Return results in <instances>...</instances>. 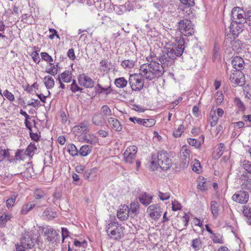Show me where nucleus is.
Returning <instances> with one entry per match:
<instances>
[{
	"mask_svg": "<svg viewBox=\"0 0 251 251\" xmlns=\"http://www.w3.org/2000/svg\"><path fill=\"white\" fill-rule=\"evenodd\" d=\"M72 78V73L69 71L66 70L59 75L58 79H60L65 83H69L71 81Z\"/></svg>",
	"mask_w": 251,
	"mask_h": 251,
	"instance_id": "23",
	"label": "nucleus"
},
{
	"mask_svg": "<svg viewBox=\"0 0 251 251\" xmlns=\"http://www.w3.org/2000/svg\"><path fill=\"white\" fill-rule=\"evenodd\" d=\"M44 233L47 236V240L49 242H55L60 237L58 232L51 227L46 228Z\"/></svg>",
	"mask_w": 251,
	"mask_h": 251,
	"instance_id": "14",
	"label": "nucleus"
},
{
	"mask_svg": "<svg viewBox=\"0 0 251 251\" xmlns=\"http://www.w3.org/2000/svg\"><path fill=\"white\" fill-rule=\"evenodd\" d=\"M244 24L232 21L229 26V32L233 35L234 38L237 37L243 30Z\"/></svg>",
	"mask_w": 251,
	"mask_h": 251,
	"instance_id": "13",
	"label": "nucleus"
},
{
	"mask_svg": "<svg viewBox=\"0 0 251 251\" xmlns=\"http://www.w3.org/2000/svg\"><path fill=\"white\" fill-rule=\"evenodd\" d=\"M139 73L143 77L148 80H151L162 75L164 73L163 66L155 61H151L141 65L140 67Z\"/></svg>",
	"mask_w": 251,
	"mask_h": 251,
	"instance_id": "2",
	"label": "nucleus"
},
{
	"mask_svg": "<svg viewBox=\"0 0 251 251\" xmlns=\"http://www.w3.org/2000/svg\"><path fill=\"white\" fill-rule=\"evenodd\" d=\"M211 239L215 243H224L222 236L219 234H215L213 233L212 234Z\"/></svg>",
	"mask_w": 251,
	"mask_h": 251,
	"instance_id": "43",
	"label": "nucleus"
},
{
	"mask_svg": "<svg viewBox=\"0 0 251 251\" xmlns=\"http://www.w3.org/2000/svg\"><path fill=\"white\" fill-rule=\"evenodd\" d=\"M37 148L34 144L30 143L27 147L26 152L27 154L30 155L32 153L34 152L35 150H36Z\"/></svg>",
	"mask_w": 251,
	"mask_h": 251,
	"instance_id": "56",
	"label": "nucleus"
},
{
	"mask_svg": "<svg viewBox=\"0 0 251 251\" xmlns=\"http://www.w3.org/2000/svg\"><path fill=\"white\" fill-rule=\"evenodd\" d=\"M172 164V160L169 158L168 153L161 151L152 155L150 169L154 171L159 167L162 170H167L171 167Z\"/></svg>",
	"mask_w": 251,
	"mask_h": 251,
	"instance_id": "3",
	"label": "nucleus"
},
{
	"mask_svg": "<svg viewBox=\"0 0 251 251\" xmlns=\"http://www.w3.org/2000/svg\"><path fill=\"white\" fill-rule=\"evenodd\" d=\"M50 68L46 70V72L51 75H55L57 74V69L56 68L55 66L52 63H50Z\"/></svg>",
	"mask_w": 251,
	"mask_h": 251,
	"instance_id": "48",
	"label": "nucleus"
},
{
	"mask_svg": "<svg viewBox=\"0 0 251 251\" xmlns=\"http://www.w3.org/2000/svg\"><path fill=\"white\" fill-rule=\"evenodd\" d=\"M11 216L8 213H4L0 217V226L3 227L5 226L7 222L10 220Z\"/></svg>",
	"mask_w": 251,
	"mask_h": 251,
	"instance_id": "30",
	"label": "nucleus"
},
{
	"mask_svg": "<svg viewBox=\"0 0 251 251\" xmlns=\"http://www.w3.org/2000/svg\"><path fill=\"white\" fill-rule=\"evenodd\" d=\"M79 141L86 142L92 146H95L99 142L97 136L94 133H86L85 135H81L77 137Z\"/></svg>",
	"mask_w": 251,
	"mask_h": 251,
	"instance_id": "10",
	"label": "nucleus"
},
{
	"mask_svg": "<svg viewBox=\"0 0 251 251\" xmlns=\"http://www.w3.org/2000/svg\"><path fill=\"white\" fill-rule=\"evenodd\" d=\"M41 56L43 60L50 63H51L53 61L51 56L46 52H42L41 53Z\"/></svg>",
	"mask_w": 251,
	"mask_h": 251,
	"instance_id": "46",
	"label": "nucleus"
},
{
	"mask_svg": "<svg viewBox=\"0 0 251 251\" xmlns=\"http://www.w3.org/2000/svg\"><path fill=\"white\" fill-rule=\"evenodd\" d=\"M231 64L234 69L237 71H239L243 68L244 61L241 57L236 56L233 58L231 61Z\"/></svg>",
	"mask_w": 251,
	"mask_h": 251,
	"instance_id": "19",
	"label": "nucleus"
},
{
	"mask_svg": "<svg viewBox=\"0 0 251 251\" xmlns=\"http://www.w3.org/2000/svg\"><path fill=\"white\" fill-rule=\"evenodd\" d=\"M16 198V197L15 195H12L6 201V206L8 208L12 207L14 205Z\"/></svg>",
	"mask_w": 251,
	"mask_h": 251,
	"instance_id": "52",
	"label": "nucleus"
},
{
	"mask_svg": "<svg viewBox=\"0 0 251 251\" xmlns=\"http://www.w3.org/2000/svg\"><path fill=\"white\" fill-rule=\"evenodd\" d=\"M234 103L235 105L241 111H244L246 109L244 103L238 98H235L234 99Z\"/></svg>",
	"mask_w": 251,
	"mask_h": 251,
	"instance_id": "41",
	"label": "nucleus"
},
{
	"mask_svg": "<svg viewBox=\"0 0 251 251\" xmlns=\"http://www.w3.org/2000/svg\"><path fill=\"white\" fill-rule=\"evenodd\" d=\"M131 215H137L139 213L140 205L137 201L131 202L130 204L129 211Z\"/></svg>",
	"mask_w": 251,
	"mask_h": 251,
	"instance_id": "27",
	"label": "nucleus"
},
{
	"mask_svg": "<svg viewBox=\"0 0 251 251\" xmlns=\"http://www.w3.org/2000/svg\"><path fill=\"white\" fill-rule=\"evenodd\" d=\"M147 212L151 218L156 220L161 217L162 211L159 204H154L148 207Z\"/></svg>",
	"mask_w": 251,
	"mask_h": 251,
	"instance_id": "8",
	"label": "nucleus"
},
{
	"mask_svg": "<svg viewBox=\"0 0 251 251\" xmlns=\"http://www.w3.org/2000/svg\"><path fill=\"white\" fill-rule=\"evenodd\" d=\"M214 97L215 99V102L216 104L218 105H220L224 100V96L222 91H217L215 94Z\"/></svg>",
	"mask_w": 251,
	"mask_h": 251,
	"instance_id": "34",
	"label": "nucleus"
},
{
	"mask_svg": "<svg viewBox=\"0 0 251 251\" xmlns=\"http://www.w3.org/2000/svg\"><path fill=\"white\" fill-rule=\"evenodd\" d=\"M75 136L85 135L89 131V124L88 121H85L75 125L73 128Z\"/></svg>",
	"mask_w": 251,
	"mask_h": 251,
	"instance_id": "9",
	"label": "nucleus"
},
{
	"mask_svg": "<svg viewBox=\"0 0 251 251\" xmlns=\"http://www.w3.org/2000/svg\"><path fill=\"white\" fill-rule=\"evenodd\" d=\"M142 78H143V76L140 73L134 74L129 76L128 81L132 90L139 91L143 88L144 82Z\"/></svg>",
	"mask_w": 251,
	"mask_h": 251,
	"instance_id": "6",
	"label": "nucleus"
},
{
	"mask_svg": "<svg viewBox=\"0 0 251 251\" xmlns=\"http://www.w3.org/2000/svg\"><path fill=\"white\" fill-rule=\"evenodd\" d=\"M31 56H32V58L33 61L35 63H39V62L40 61V59L39 57V54L37 51H34L32 52L31 53Z\"/></svg>",
	"mask_w": 251,
	"mask_h": 251,
	"instance_id": "61",
	"label": "nucleus"
},
{
	"mask_svg": "<svg viewBox=\"0 0 251 251\" xmlns=\"http://www.w3.org/2000/svg\"><path fill=\"white\" fill-rule=\"evenodd\" d=\"M74 245L76 247L85 248L87 246V242L83 240L82 242H80L76 240H74Z\"/></svg>",
	"mask_w": 251,
	"mask_h": 251,
	"instance_id": "59",
	"label": "nucleus"
},
{
	"mask_svg": "<svg viewBox=\"0 0 251 251\" xmlns=\"http://www.w3.org/2000/svg\"><path fill=\"white\" fill-rule=\"evenodd\" d=\"M243 214L246 218H251V207L244 206L243 210Z\"/></svg>",
	"mask_w": 251,
	"mask_h": 251,
	"instance_id": "55",
	"label": "nucleus"
},
{
	"mask_svg": "<svg viewBox=\"0 0 251 251\" xmlns=\"http://www.w3.org/2000/svg\"><path fill=\"white\" fill-rule=\"evenodd\" d=\"M10 154L7 150H0V161L3 160L6 158H9Z\"/></svg>",
	"mask_w": 251,
	"mask_h": 251,
	"instance_id": "51",
	"label": "nucleus"
},
{
	"mask_svg": "<svg viewBox=\"0 0 251 251\" xmlns=\"http://www.w3.org/2000/svg\"><path fill=\"white\" fill-rule=\"evenodd\" d=\"M124 156L125 162L129 164L133 163L136 158V154L132 153L131 154L129 153L126 154V152H124Z\"/></svg>",
	"mask_w": 251,
	"mask_h": 251,
	"instance_id": "33",
	"label": "nucleus"
},
{
	"mask_svg": "<svg viewBox=\"0 0 251 251\" xmlns=\"http://www.w3.org/2000/svg\"><path fill=\"white\" fill-rule=\"evenodd\" d=\"M114 83L118 88H123L126 86L127 81L124 77H121L116 78L115 80Z\"/></svg>",
	"mask_w": 251,
	"mask_h": 251,
	"instance_id": "28",
	"label": "nucleus"
},
{
	"mask_svg": "<svg viewBox=\"0 0 251 251\" xmlns=\"http://www.w3.org/2000/svg\"><path fill=\"white\" fill-rule=\"evenodd\" d=\"M190 151L188 147L186 146L182 147L180 151V156L182 163L183 164V167L185 168L187 166L189 159H190Z\"/></svg>",
	"mask_w": 251,
	"mask_h": 251,
	"instance_id": "17",
	"label": "nucleus"
},
{
	"mask_svg": "<svg viewBox=\"0 0 251 251\" xmlns=\"http://www.w3.org/2000/svg\"><path fill=\"white\" fill-rule=\"evenodd\" d=\"M225 149V145L224 143H220L218 145V148L216 151V157L219 158L223 153Z\"/></svg>",
	"mask_w": 251,
	"mask_h": 251,
	"instance_id": "50",
	"label": "nucleus"
},
{
	"mask_svg": "<svg viewBox=\"0 0 251 251\" xmlns=\"http://www.w3.org/2000/svg\"><path fill=\"white\" fill-rule=\"evenodd\" d=\"M71 89L73 92L75 93L78 91H81L82 89H81L76 83L75 80H73V83L71 85Z\"/></svg>",
	"mask_w": 251,
	"mask_h": 251,
	"instance_id": "60",
	"label": "nucleus"
},
{
	"mask_svg": "<svg viewBox=\"0 0 251 251\" xmlns=\"http://www.w3.org/2000/svg\"><path fill=\"white\" fill-rule=\"evenodd\" d=\"M187 142L189 145L194 146L195 148L198 149L200 148L201 146V143L197 141L195 139L193 138H188Z\"/></svg>",
	"mask_w": 251,
	"mask_h": 251,
	"instance_id": "42",
	"label": "nucleus"
},
{
	"mask_svg": "<svg viewBox=\"0 0 251 251\" xmlns=\"http://www.w3.org/2000/svg\"><path fill=\"white\" fill-rule=\"evenodd\" d=\"M3 95L10 101H13L15 100L14 96L7 90L3 92Z\"/></svg>",
	"mask_w": 251,
	"mask_h": 251,
	"instance_id": "54",
	"label": "nucleus"
},
{
	"mask_svg": "<svg viewBox=\"0 0 251 251\" xmlns=\"http://www.w3.org/2000/svg\"><path fill=\"white\" fill-rule=\"evenodd\" d=\"M67 150L69 153L73 156H75L78 154V151L76 147L74 144H69L67 146Z\"/></svg>",
	"mask_w": 251,
	"mask_h": 251,
	"instance_id": "37",
	"label": "nucleus"
},
{
	"mask_svg": "<svg viewBox=\"0 0 251 251\" xmlns=\"http://www.w3.org/2000/svg\"><path fill=\"white\" fill-rule=\"evenodd\" d=\"M172 208V210L175 211L180 210L181 208V204L176 201H173Z\"/></svg>",
	"mask_w": 251,
	"mask_h": 251,
	"instance_id": "63",
	"label": "nucleus"
},
{
	"mask_svg": "<svg viewBox=\"0 0 251 251\" xmlns=\"http://www.w3.org/2000/svg\"><path fill=\"white\" fill-rule=\"evenodd\" d=\"M137 151V147H136L135 146H130L126 149L125 152H126V154L128 153L131 154L132 153L133 154H136Z\"/></svg>",
	"mask_w": 251,
	"mask_h": 251,
	"instance_id": "57",
	"label": "nucleus"
},
{
	"mask_svg": "<svg viewBox=\"0 0 251 251\" xmlns=\"http://www.w3.org/2000/svg\"><path fill=\"white\" fill-rule=\"evenodd\" d=\"M125 228L116 220L109 221L106 225V231L108 236L112 239L118 240L124 236Z\"/></svg>",
	"mask_w": 251,
	"mask_h": 251,
	"instance_id": "4",
	"label": "nucleus"
},
{
	"mask_svg": "<svg viewBox=\"0 0 251 251\" xmlns=\"http://www.w3.org/2000/svg\"><path fill=\"white\" fill-rule=\"evenodd\" d=\"M245 23H247L248 25L251 26V11H248L246 12Z\"/></svg>",
	"mask_w": 251,
	"mask_h": 251,
	"instance_id": "64",
	"label": "nucleus"
},
{
	"mask_svg": "<svg viewBox=\"0 0 251 251\" xmlns=\"http://www.w3.org/2000/svg\"><path fill=\"white\" fill-rule=\"evenodd\" d=\"M34 204H26L22 207L21 212L22 214H26L27 212L35 207Z\"/></svg>",
	"mask_w": 251,
	"mask_h": 251,
	"instance_id": "38",
	"label": "nucleus"
},
{
	"mask_svg": "<svg viewBox=\"0 0 251 251\" xmlns=\"http://www.w3.org/2000/svg\"><path fill=\"white\" fill-rule=\"evenodd\" d=\"M246 12L239 7H234L231 11V19L233 22L245 23Z\"/></svg>",
	"mask_w": 251,
	"mask_h": 251,
	"instance_id": "7",
	"label": "nucleus"
},
{
	"mask_svg": "<svg viewBox=\"0 0 251 251\" xmlns=\"http://www.w3.org/2000/svg\"><path fill=\"white\" fill-rule=\"evenodd\" d=\"M240 75H243L242 73L237 71H233V72L231 74L229 80L230 81L235 84L239 85L241 83L240 79L238 77Z\"/></svg>",
	"mask_w": 251,
	"mask_h": 251,
	"instance_id": "24",
	"label": "nucleus"
},
{
	"mask_svg": "<svg viewBox=\"0 0 251 251\" xmlns=\"http://www.w3.org/2000/svg\"><path fill=\"white\" fill-rule=\"evenodd\" d=\"M78 82L80 85L87 88H92L94 86L93 79L85 74H81L79 76Z\"/></svg>",
	"mask_w": 251,
	"mask_h": 251,
	"instance_id": "16",
	"label": "nucleus"
},
{
	"mask_svg": "<svg viewBox=\"0 0 251 251\" xmlns=\"http://www.w3.org/2000/svg\"><path fill=\"white\" fill-rule=\"evenodd\" d=\"M243 167L248 173L251 174V162L247 160H244L243 162Z\"/></svg>",
	"mask_w": 251,
	"mask_h": 251,
	"instance_id": "53",
	"label": "nucleus"
},
{
	"mask_svg": "<svg viewBox=\"0 0 251 251\" xmlns=\"http://www.w3.org/2000/svg\"><path fill=\"white\" fill-rule=\"evenodd\" d=\"M101 112L104 116H110L112 115V111L110 108L106 105H103L101 108Z\"/></svg>",
	"mask_w": 251,
	"mask_h": 251,
	"instance_id": "40",
	"label": "nucleus"
},
{
	"mask_svg": "<svg viewBox=\"0 0 251 251\" xmlns=\"http://www.w3.org/2000/svg\"><path fill=\"white\" fill-rule=\"evenodd\" d=\"M44 83L47 89L52 88L54 85V81L53 77L50 75L46 76L44 78Z\"/></svg>",
	"mask_w": 251,
	"mask_h": 251,
	"instance_id": "25",
	"label": "nucleus"
},
{
	"mask_svg": "<svg viewBox=\"0 0 251 251\" xmlns=\"http://www.w3.org/2000/svg\"><path fill=\"white\" fill-rule=\"evenodd\" d=\"M56 216V213L52 211L50 208L46 209L43 213V217L47 220H52Z\"/></svg>",
	"mask_w": 251,
	"mask_h": 251,
	"instance_id": "26",
	"label": "nucleus"
},
{
	"mask_svg": "<svg viewBox=\"0 0 251 251\" xmlns=\"http://www.w3.org/2000/svg\"><path fill=\"white\" fill-rule=\"evenodd\" d=\"M93 123L97 126H102L104 125L105 120L104 116L99 113H95L92 118Z\"/></svg>",
	"mask_w": 251,
	"mask_h": 251,
	"instance_id": "20",
	"label": "nucleus"
},
{
	"mask_svg": "<svg viewBox=\"0 0 251 251\" xmlns=\"http://www.w3.org/2000/svg\"><path fill=\"white\" fill-rule=\"evenodd\" d=\"M175 41L176 44H168L159 56V60L164 70L166 67L171 66L177 57L182 55L184 50V40L182 37H177Z\"/></svg>",
	"mask_w": 251,
	"mask_h": 251,
	"instance_id": "1",
	"label": "nucleus"
},
{
	"mask_svg": "<svg viewBox=\"0 0 251 251\" xmlns=\"http://www.w3.org/2000/svg\"><path fill=\"white\" fill-rule=\"evenodd\" d=\"M211 210L213 216L216 218L219 215V207L216 201H211Z\"/></svg>",
	"mask_w": 251,
	"mask_h": 251,
	"instance_id": "31",
	"label": "nucleus"
},
{
	"mask_svg": "<svg viewBox=\"0 0 251 251\" xmlns=\"http://www.w3.org/2000/svg\"><path fill=\"white\" fill-rule=\"evenodd\" d=\"M129 120L134 124H137L138 125H142L143 119L133 117H130L129 118Z\"/></svg>",
	"mask_w": 251,
	"mask_h": 251,
	"instance_id": "62",
	"label": "nucleus"
},
{
	"mask_svg": "<svg viewBox=\"0 0 251 251\" xmlns=\"http://www.w3.org/2000/svg\"><path fill=\"white\" fill-rule=\"evenodd\" d=\"M107 122L113 130L117 132L122 130V125L117 119L110 117L107 119Z\"/></svg>",
	"mask_w": 251,
	"mask_h": 251,
	"instance_id": "18",
	"label": "nucleus"
},
{
	"mask_svg": "<svg viewBox=\"0 0 251 251\" xmlns=\"http://www.w3.org/2000/svg\"><path fill=\"white\" fill-rule=\"evenodd\" d=\"M92 151V147L88 145L82 146L79 151V153L80 155L86 156L90 154Z\"/></svg>",
	"mask_w": 251,
	"mask_h": 251,
	"instance_id": "29",
	"label": "nucleus"
},
{
	"mask_svg": "<svg viewBox=\"0 0 251 251\" xmlns=\"http://www.w3.org/2000/svg\"><path fill=\"white\" fill-rule=\"evenodd\" d=\"M61 233L62 237V242H64V239L69 236L70 232L67 228L62 227L61 228Z\"/></svg>",
	"mask_w": 251,
	"mask_h": 251,
	"instance_id": "58",
	"label": "nucleus"
},
{
	"mask_svg": "<svg viewBox=\"0 0 251 251\" xmlns=\"http://www.w3.org/2000/svg\"><path fill=\"white\" fill-rule=\"evenodd\" d=\"M96 172L97 169L96 168L88 169L84 172L83 174L84 177L86 179H88L92 174H95Z\"/></svg>",
	"mask_w": 251,
	"mask_h": 251,
	"instance_id": "49",
	"label": "nucleus"
},
{
	"mask_svg": "<svg viewBox=\"0 0 251 251\" xmlns=\"http://www.w3.org/2000/svg\"><path fill=\"white\" fill-rule=\"evenodd\" d=\"M100 69L103 70L104 72H108L110 70V62H108L106 60H102L100 61Z\"/></svg>",
	"mask_w": 251,
	"mask_h": 251,
	"instance_id": "39",
	"label": "nucleus"
},
{
	"mask_svg": "<svg viewBox=\"0 0 251 251\" xmlns=\"http://www.w3.org/2000/svg\"><path fill=\"white\" fill-rule=\"evenodd\" d=\"M117 216L121 221H126L129 216V207L126 205H121L118 210Z\"/></svg>",
	"mask_w": 251,
	"mask_h": 251,
	"instance_id": "15",
	"label": "nucleus"
},
{
	"mask_svg": "<svg viewBox=\"0 0 251 251\" xmlns=\"http://www.w3.org/2000/svg\"><path fill=\"white\" fill-rule=\"evenodd\" d=\"M198 188L202 191H205L206 190V183L203 178H200L198 181Z\"/></svg>",
	"mask_w": 251,
	"mask_h": 251,
	"instance_id": "47",
	"label": "nucleus"
},
{
	"mask_svg": "<svg viewBox=\"0 0 251 251\" xmlns=\"http://www.w3.org/2000/svg\"><path fill=\"white\" fill-rule=\"evenodd\" d=\"M201 166L200 161L198 160H195L192 165V170L194 172L199 174L201 172Z\"/></svg>",
	"mask_w": 251,
	"mask_h": 251,
	"instance_id": "45",
	"label": "nucleus"
},
{
	"mask_svg": "<svg viewBox=\"0 0 251 251\" xmlns=\"http://www.w3.org/2000/svg\"><path fill=\"white\" fill-rule=\"evenodd\" d=\"M178 29L182 35L186 36L192 35L195 33L192 23L187 19L181 20L178 23Z\"/></svg>",
	"mask_w": 251,
	"mask_h": 251,
	"instance_id": "5",
	"label": "nucleus"
},
{
	"mask_svg": "<svg viewBox=\"0 0 251 251\" xmlns=\"http://www.w3.org/2000/svg\"><path fill=\"white\" fill-rule=\"evenodd\" d=\"M156 123L154 119H143L142 125L145 127H151Z\"/></svg>",
	"mask_w": 251,
	"mask_h": 251,
	"instance_id": "35",
	"label": "nucleus"
},
{
	"mask_svg": "<svg viewBox=\"0 0 251 251\" xmlns=\"http://www.w3.org/2000/svg\"><path fill=\"white\" fill-rule=\"evenodd\" d=\"M233 201L241 203H246L249 201V194L245 191H238L232 197Z\"/></svg>",
	"mask_w": 251,
	"mask_h": 251,
	"instance_id": "12",
	"label": "nucleus"
},
{
	"mask_svg": "<svg viewBox=\"0 0 251 251\" xmlns=\"http://www.w3.org/2000/svg\"><path fill=\"white\" fill-rule=\"evenodd\" d=\"M30 231L25 232L23 235L21 244L25 249H31L34 247V241Z\"/></svg>",
	"mask_w": 251,
	"mask_h": 251,
	"instance_id": "11",
	"label": "nucleus"
},
{
	"mask_svg": "<svg viewBox=\"0 0 251 251\" xmlns=\"http://www.w3.org/2000/svg\"><path fill=\"white\" fill-rule=\"evenodd\" d=\"M137 61L136 57L131 58L130 59H125L122 61L121 65L125 69H129L133 68Z\"/></svg>",
	"mask_w": 251,
	"mask_h": 251,
	"instance_id": "22",
	"label": "nucleus"
},
{
	"mask_svg": "<svg viewBox=\"0 0 251 251\" xmlns=\"http://www.w3.org/2000/svg\"><path fill=\"white\" fill-rule=\"evenodd\" d=\"M139 200L142 204L148 205L151 202L152 197L147 193H143L140 195Z\"/></svg>",
	"mask_w": 251,
	"mask_h": 251,
	"instance_id": "21",
	"label": "nucleus"
},
{
	"mask_svg": "<svg viewBox=\"0 0 251 251\" xmlns=\"http://www.w3.org/2000/svg\"><path fill=\"white\" fill-rule=\"evenodd\" d=\"M202 244L200 238L193 239L191 242V247L195 251H198L201 248Z\"/></svg>",
	"mask_w": 251,
	"mask_h": 251,
	"instance_id": "32",
	"label": "nucleus"
},
{
	"mask_svg": "<svg viewBox=\"0 0 251 251\" xmlns=\"http://www.w3.org/2000/svg\"><path fill=\"white\" fill-rule=\"evenodd\" d=\"M158 196L161 201H165L168 200L170 198L171 194L169 192H163L158 191Z\"/></svg>",
	"mask_w": 251,
	"mask_h": 251,
	"instance_id": "44",
	"label": "nucleus"
},
{
	"mask_svg": "<svg viewBox=\"0 0 251 251\" xmlns=\"http://www.w3.org/2000/svg\"><path fill=\"white\" fill-rule=\"evenodd\" d=\"M184 128L183 125L180 124L177 128L174 129L173 136L176 138L180 137L184 131Z\"/></svg>",
	"mask_w": 251,
	"mask_h": 251,
	"instance_id": "36",
	"label": "nucleus"
}]
</instances>
